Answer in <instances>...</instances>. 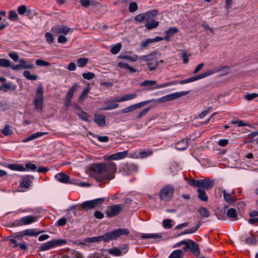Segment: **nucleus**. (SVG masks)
<instances>
[{
    "label": "nucleus",
    "instance_id": "nucleus-13",
    "mask_svg": "<svg viewBox=\"0 0 258 258\" xmlns=\"http://www.w3.org/2000/svg\"><path fill=\"white\" fill-rule=\"evenodd\" d=\"M152 100H147L143 102H141L140 103L131 105L127 107L123 108L121 110V112L122 113H126L130 112L131 111H133L138 108H141L143 106L146 105V104L152 102Z\"/></svg>",
    "mask_w": 258,
    "mask_h": 258
},
{
    "label": "nucleus",
    "instance_id": "nucleus-11",
    "mask_svg": "<svg viewBox=\"0 0 258 258\" xmlns=\"http://www.w3.org/2000/svg\"><path fill=\"white\" fill-rule=\"evenodd\" d=\"M123 208V206L120 204L109 206L106 210V214L109 217H114L120 213Z\"/></svg>",
    "mask_w": 258,
    "mask_h": 258
},
{
    "label": "nucleus",
    "instance_id": "nucleus-12",
    "mask_svg": "<svg viewBox=\"0 0 258 258\" xmlns=\"http://www.w3.org/2000/svg\"><path fill=\"white\" fill-rule=\"evenodd\" d=\"M128 152L124 151L123 152H117L111 155H106L103 157V159L106 161L117 160L125 158L127 156Z\"/></svg>",
    "mask_w": 258,
    "mask_h": 258
},
{
    "label": "nucleus",
    "instance_id": "nucleus-58",
    "mask_svg": "<svg viewBox=\"0 0 258 258\" xmlns=\"http://www.w3.org/2000/svg\"><path fill=\"white\" fill-rule=\"evenodd\" d=\"M257 97H258V94L253 93L251 94H246V95H245L244 98L248 101H250L255 98H256Z\"/></svg>",
    "mask_w": 258,
    "mask_h": 258
},
{
    "label": "nucleus",
    "instance_id": "nucleus-46",
    "mask_svg": "<svg viewBox=\"0 0 258 258\" xmlns=\"http://www.w3.org/2000/svg\"><path fill=\"white\" fill-rule=\"evenodd\" d=\"M76 113L79 116V117L84 120H85V121H88V114L85 112L84 111H76Z\"/></svg>",
    "mask_w": 258,
    "mask_h": 258
},
{
    "label": "nucleus",
    "instance_id": "nucleus-35",
    "mask_svg": "<svg viewBox=\"0 0 258 258\" xmlns=\"http://www.w3.org/2000/svg\"><path fill=\"white\" fill-rule=\"evenodd\" d=\"M200 224H199L194 227H192L190 229H185L182 232L178 234L177 236H179L183 235V234L194 233L198 230V229L200 227Z\"/></svg>",
    "mask_w": 258,
    "mask_h": 258
},
{
    "label": "nucleus",
    "instance_id": "nucleus-22",
    "mask_svg": "<svg viewBox=\"0 0 258 258\" xmlns=\"http://www.w3.org/2000/svg\"><path fill=\"white\" fill-rule=\"evenodd\" d=\"M126 251L127 250L125 248H122L121 250L117 247H114L109 249L108 252L112 255L120 256L121 255L122 253H125Z\"/></svg>",
    "mask_w": 258,
    "mask_h": 258
},
{
    "label": "nucleus",
    "instance_id": "nucleus-10",
    "mask_svg": "<svg viewBox=\"0 0 258 258\" xmlns=\"http://www.w3.org/2000/svg\"><path fill=\"white\" fill-rule=\"evenodd\" d=\"M51 32L56 35L59 34L67 35L69 32H73V29L66 25H58L52 27Z\"/></svg>",
    "mask_w": 258,
    "mask_h": 258
},
{
    "label": "nucleus",
    "instance_id": "nucleus-41",
    "mask_svg": "<svg viewBox=\"0 0 258 258\" xmlns=\"http://www.w3.org/2000/svg\"><path fill=\"white\" fill-rule=\"evenodd\" d=\"M153 154V151L151 150L147 151H141L139 152V157L140 158H144L151 155Z\"/></svg>",
    "mask_w": 258,
    "mask_h": 258
},
{
    "label": "nucleus",
    "instance_id": "nucleus-8",
    "mask_svg": "<svg viewBox=\"0 0 258 258\" xmlns=\"http://www.w3.org/2000/svg\"><path fill=\"white\" fill-rule=\"evenodd\" d=\"M183 250L185 252L190 250L196 257H198L200 255L199 245L194 241L190 239L186 240L185 246L183 247Z\"/></svg>",
    "mask_w": 258,
    "mask_h": 258
},
{
    "label": "nucleus",
    "instance_id": "nucleus-20",
    "mask_svg": "<svg viewBox=\"0 0 258 258\" xmlns=\"http://www.w3.org/2000/svg\"><path fill=\"white\" fill-rule=\"evenodd\" d=\"M163 39V38L162 37H159V36H157L153 39L148 38V39H146V40L143 41L141 42V47H147L150 44L153 43V42L161 41Z\"/></svg>",
    "mask_w": 258,
    "mask_h": 258
},
{
    "label": "nucleus",
    "instance_id": "nucleus-19",
    "mask_svg": "<svg viewBox=\"0 0 258 258\" xmlns=\"http://www.w3.org/2000/svg\"><path fill=\"white\" fill-rule=\"evenodd\" d=\"M178 32V29L176 27H170L168 30L165 31V36L164 39L167 41L170 40L171 36Z\"/></svg>",
    "mask_w": 258,
    "mask_h": 258
},
{
    "label": "nucleus",
    "instance_id": "nucleus-32",
    "mask_svg": "<svg viewBox=\"0 0 258 258\" xmlns=\"http://www.w3.org/2000/svg\"><path fill=\"white\" fill-rule=\"evenodd\" d=\"M114 100L113 101H106L105 102V104H108L107 106L105 107L101 108L102 110H111L115 108H116L118 107L119 105L116 103H112L113 102H114Z\"/></svg>",
    "mask_w": 258,
    "mask_h": 258
},
{
    "label": "nucleus",
    "instance_id": "nucleus-4",
    "mask_svg": "<svg viewBox=\"0 0 258 258\" xmlns=\"http://www.w3.org/2000/svg\"><path fill=\"white\" fill-rule=\"evenodd\" d=\"M174 192V188L172 185L164 186L159 192L160 200L165 202L170 201Z\"/></svg>",
    "mask_w": 258,
    "mask_h": 258
},
{
    "label": "nucleus",
    "instance_id": "nucleus-33",
    "mask_svg": "<svg viewBox=\"0 0 258 258\" xmlns=\"http://www.w3.org/2000/svg\"><path fill=\"white\" fill-rule=\"evenodd\" d=\"M46 132H37L31 135L30 137L27 138L26 139L24 140V142H28L35 139L38 138L43 135H47Z\"/></svg>",
    "mask_w": 258,
    "mask_h": 258
},
{
    "label": "nucleus",
    "instance_id": "nucleus-5",
    "mask_svg": "<svg viewBox=\"0 0 258 258\" xmlns=\"http://www.w3.org/2000/svg\"><path fill=\"white\" fill-rule=\"evenodd\" d=\"M35 108L37 110H41L43 105V89L41 85H39L36 90L34 100Z\"/></svg>",
    "mask_w": 258,
    "mask_h": 258
},
{
    "label": "nucleus",
    "instance_id": "nucleus-7",
    "mask_svg": "<svg viewBox=\"0 0 258 258\" xmlns=\"http://www.w3.org/2000/svg\"><path fill=\"white\" fill-rule=\"evenodd\" d=\"M104 201V198H99L84 202L80 205L81 210H89L100 206Z\"/></svg>",
    "mask_w": 258,
    "mask_h": 258
},
{
    "label": "nucleus",
    "instance_id": "nucleus-21",
    "mask_svg": "<svg viewBox=\"0 0 258 258\" xmlns=\"http://www.w3.org/2000/svg\"><path fill=\"white\" fill-rule=\"evenodd\" d=\"M137 96V94L136 93L131 94H125L119 98H116L114 99L115 102H121L125 101L135 99Z\"/></svg>",
    "mask_w": 258,
    "mask_h": 258
},
{
    "label": "nucleus",
    "instance_id": "nucleus-1",
    "mask_svg": "<svg viewBox=\"0 0 258 258\" xmlns=\"http://www.w3.org/2000/svg\"><path fill=\"white\" fill-rule=\"evenodd\" d=\"M116 170V165L114 163L101 162L91 164L88 168L87 173L97 181L102 182L114 178Z\"/></svg>",
    "mask_w": 258,
    "mask_h": 258
},
{
    "label": "nucleus",
    "instance_id": "nucleus-64",
    "mask_svg": "<svg viewBox=\"0 0 258 258\" xmlns=\"http://www.w3.org/2000/svg\"><path fill=\"white\" fill-rule=\"evenodd\" d=\"M88 258H109L107 256H104L102 253H98L94 254L90 256Z\"/></svg>",
    "mask_w": 258,
    "mask_h": 258
},
{
    "label": "nucleus",
    "instance_id": "nucleus-55",
    "mask_svg": "<svg viewBox=\"0 0 258 258\" xmlns=\"http://www.w3.org/2000/svg\"><path fill=\"white\" fill-rule=\"evenodd\" d=\"M158 12L157 10H154L153 11H149L146 13V15H148V18L149 20L151 19V18L155 17L157 14H158Z\"/></svg>",
    "mask_w": 258,
    "mask_h": 258
},
{
    "label": "nucleus",
    "instance_id": "nucleus-36",
    "mask_svg": "<svg viewBox=\"0 0 258 258\" xmlns=\"http://www.w3.org/2000/svg\"><path fill=\"white\" fill-rule=\"evenodd\" d=\"M2 134L5 136H10L13 134V131L9 124L5 125L4 127L1 130Z\"/></svg>",
    "mask_w": 258,
    "mask_h": 258
},
{
    "label": "nucleus",
    "instance_id": "nucleus-60",
    "mask_svg": "<svg viewBox=\"0 0 258 258\" xmlns=\"http://www.w3.org/2000/svg\"><path fill=\"white\" fill-rule=\"evenodd\" d=\"M9 56L15 61H17L19 59V55L18 53L15 52H10L9 53Z\"/></svg>",
    "mask_w": 258,
    "mask_h": 258
},
{
    "label": "nucleus",
    "instance_id": "nucleus-63",
    "mask_svg": "<svg viewBox=\"0 0 258 258\" xmlns=\"http://www.w3.org/2000/svg\"><path fill=\"white\" fill-rule=\"evenodd\" d=\"M212 110V107H209L206 110L202 112L199 115V117L200 118H204L209 112Z\"/></svg>",
    "mask_w": 258,
    "mask_h": 258
},
{
    "label": "nucleus",
    "instance_id": "nucleus-43",
    "mask_svg": "<svg viewBox=\"0 0 258 258\" xmlns=\"http://www.w3.org/2000/svg\"><path fill=\"white\" fill-rule=\"evenodd\" d=\"M182 253V251L181 250H175L171 253L168 258H181V255Z\"/></svg>",
    "mask_w": 258,
    "mask_h": 258
},
{
    "label": "nucleus",
    "instance_id": "nucleus-47",
    "mask_svg": "<svg viewBox=\"0 0 258 258\" xmlns=\"http://www.w3.org/2000/svg\"><path fill=\"white\" fill-rule=\"evenodd\" d=\"M121 48V45L120 43H117L115 45H114L111 47V52L112 54H117L120 50Z\"/></svg>",
    "mask_w": 258,
    "mask_h": 258
},
{
    "label": "nucleus",
    "instance_id": "nucleus-39",
    "mask_svg": "<svg viewBox=\"0 0 258 258\" xmlns=\"http://www.w3.org/2000/svg\"><path fill=\"white\" fill-rule=\"evenodd\" d=\"M89 61V59L87 58H80L77 60V63L78 67L82 68L87 64Z\"/></svg>",
    "mask_w": 258,
    "mask_h": 258
},
{
    "label": "nucleus",
    "instance_id": "nucleus-17",
    "mask_svg": "<svg viewBox=\"0 0 258 258\" xmlns=\"http://www.w3.org/2000/svg\"><path fill=\"white\" fill-rule=\"evenodd\" d=\"M55 178L57 180L61 183H68L70 182V176L63 172L57 173L55 175Z\"/></svg>",
    "mask_w": 258,
    "mask_h": 258
},
{
    "label": "nucleus",
    "instance_id": "nucleus-54",
    "mask_svg": "<svg viewBox=\"0 0 258 258\" xmlns=\"http://www.w3.org/2000/svg\"><path fill=\"white\" fill-rule=\"evenodd\" d=\"M90 91V88L89 87L86 88L82 93L79 99L81 101H83L85 98L86 97L88 93Z\"/></svg>",
    "mask_w": 258,
    "mask_h": 258
},
{
    "label": "nucleus",
    "instance_id": "nucleus-27",
    "mask_svg": "<svg viewBox=\"0 0 258 258\" xmlns=\"http://www.w3.org/2000/svg\"><path fill=\"white\" fill-rule=\"evenodd\" d=\"M117 66L118 67L128 70L131 73H134L137 72V70L135 68L130 66L127 63L125 62L119 61Z\"/></svg>",
    "mask_w": 258,
    "mask_h": 258
},
{
    "label": "nucleus",
    "instance_id": "nucleus-23",
    "mask_svg": "<svg viewBox=\"0 0 258 258\" xmlns=\"http://www.w3.org/2000/svg\"><path fill=\"white\" fill-rule=\"evenodd\" d=\"M94 121L99 125L103 126L106 124L105 117L103 115L95 114Z\"/></svg>",
    "mask_w": 258,
    "mask_h": 258
},
{
    "label": "nucleus",
    "instance_id": "nucleus-45",
    "mask_svg": "<svg viewBox=\"0 0 258 258\" xmlns=\"http://www.w3.org/2000/svg\"><path fill=\"white\" fill-rule=\"evenodd\" d=\"M8 18L11 21H15L18 20V16L15 11H9Z\"/></svg>",
    "mask_w": 258,
    "mask_h": 258
},
{
    "label": "nucleus",
    "instance_id": "nucleus-15",
    "mask_svg": "<svg viewBox=\"0 0 258 258\" xmlns=\"http://www.w3.org/2000/svg\"><path fill=\"white\" fill-rule=\"evenodd\" d=\"M215 185V181L212 179H200L199 187L208 190L212 188Z\"/></svg>",
    "mask_w": 258,
    "mask_h": 258
},
{
    "label": "nucleus",
    "instance_id": "nucleus-37",
    "mask_svg": "<svg viewBox=\"0 0 258 258\" xmlns=\"http://www.w3.org/2000/svg\"><path fill=\"white\" fill-rule=\"evenodd\" d=\"M159 25V22L152 20V21H147L145 27L148 30H151L156 28Z\"/></svg>",
    "mask_w": 258,
    "mask_h": 258
},
{
    "label": "nucleus",
    "instance_id": "nucleus-61",
    "mask_svg": "<svg viewBox=\"0 0 258 258\" xmlns=\"http://www.w3.org/2000/svg\"><path fill=\"white\" fill-rule=\"evenodd\" d=\"M45 38L47 42L51 43L53 42L54 38L51 33L47 32L45 34Z\"/></svg>",
    "mask_w": 258,
    "mask_h": 258
},
{
    "label": "nucleus",
    "instance_id": "nucleus-40",
    "mask_svg": "<svg viewBox=\"0 0 258 258\" xmlns=\"http://www.w3.org/2000/svg\"><path fill=\"white\" fill-rule=\"evenodd\" d=\"M24 76L28 80H36L38 78V76L35 75H31L30 72L28 71H26L23 73Z\"/></svg>",
    "mask_w": 258,
    "mask_h": 258
},
{
    "label": "nucleus",
    "instance_id": "nucleus-9",
    "mask_svg": "<svg viewBox=\"0 0 258 258\" xmlns=\"http://www.w3.org/2000/svg\"><path fill=\"white\" fill-rule=\"evenodd\" d=\"M188 93V92L187 91H182L181 92H177L170 94H168L167 95L164 96L158 100H152V101H157L158 102H164L169 101H171L178 98H179L181 96H184Z\"/></svg>",
    "mask_w": 258,
    "mask_h": 258
},
{
    "label": "nucleus",
    "instance_id": "nucleus-29",
    "mask_svg": "<svg viewBox=\"0 0 258 258\" xmlns=\"http://www.w3.org/2000/svg\"><path fill=\"white\" fill-rule=\"evenodd\" d=\"M198 194V198L203 202H207L208 200V196L207 195L204 189L199 188L197 190Z\"/></svg>",
    "mask_w": 258,
    "mask_h": 258
},
{
    "label": "nucleus",
    "instance_id": "nucleus-24",
    "mask_svg": "<svg viewBox=\"0 0 258 258\" xmlns=\"http://www.w3.org/2000/svg\"><path fill=\"white\" fill-rule=\"evenodd\" d=\"M188 146V140L182 139L176 144V148L178 150H184Z\"/></svg>",
    "mask_w": 258,
    "mask_h": 258
},
{
    "label": "nucleus",
    "instance_id": "nucleus-50",
    "mask_svg": "<svg viewBox=\"0 0 258 258\" xmlns=\"http://www.w3.org/2000/svg\"><path fill=\"white\" fill-rule=\"evenodd\" d=\"M172 222V221L171 219H165L163 222V227L165 228H167V229L171 228L172 227V225L171 224Z\"/></svg>",
    "mask_w": 258,
    "mask_h": 258
},
{
    "label": "nucleus",
    "instance_id": "nucleus-38",
    "mask_svg": "<svg viewBox=\"0 0 258 258\" xmlns=\"http://www.w3.org/2000/svg\"><path fill=\"white\" fill-rule=\"evenodd\" d=\"M8 167L13 170H17V171H25V168L22 165L20 164H9L8 166Z\"/></svg>",
    "mask_w": 258,
    "mask_h": 258
},
{
    "label": "nucleus",
    "instance_id": "nucleus-34",
    "mask_svg": "<svg viewBox=\"0 0 258 258\" xmlns=\"http://www.w3.org/2000/svg\"><path fill=\"white\" fill-rule=\"evenodd\" d=\"M20 64L21 65L22 69H31L34 67L33 63H28L26 60L23 59L19 60Z\"/></svg>",
    "mask_w": 258,
    "mask_h": 258
},
{
    "label": "nucleus",
    "instance_id": "nucleus-42",
    "mask_svg": "<svg viewBox=\"0 0 258 258\" xmlns=\"http://www.w3.org/2000/svg\"><path fill=\"white\" fill-rule=\"evenodd\" d=\"M147 16H148V15H146V13L140 14L137 15L136 16L135 19L136 21H137L138 22H141L145 20H149Z\"/></svg>",
    "mask_w": 258,
    "mask_h": 258
},
{
    "label": "nucleus",
    "instance_id": "nucleus-59",
    "mask_svg": "<svg viewBox=\"0 0 258 258\" xmlns=\"http://www.w3.org/2000/svg\"><path fill=\"white\" fill-rule=\"evenodd\" d=\"M18 12L20 15H24L27 12V7L24 5L20 6L18 8Z\"/></svg>",
    "mask_w": 258,
    "mask_h": 258
},
{
    "label": "nucleus",
    "instance_id": "nucleus-57",
    "mask_svg": "<svg viewBox=\"0 0 258 258\" xmlns=\"http://www.w3.org/2000/svg\"><path fill=\"white\" fill-rule=\"evenodd\" d=\"M138 5L136 2H132L129 6V11L130 12H134L138 10Z\"/></svg>",
    "mask_w": 258,
    "mask_h": 258
},
{
    "label": "nucleus",
    "instance_id": "nucleus-16",
    "mask_svg": "<svg viewBox=\"0 0 258 258\" xmlns=\"http://www.w3.org/2000/svg\"><path fill=\"white\" fill-rule=\"evenodd\" d=\"M36 216H29L22 218L19 221H16L17 225H28L36 221Z\"/></svg>",
    "mask_w": 258,
    "mask_h": 258
},
{
    "label": "nucleus",
    "instance_id": "nucleus-56",
    "mask_svg": "<svg viewBox=\"0 0 258 258\" xmlns=\"http://www.w3.org/2000/svg\"><path fill=\"white\" fill-rule=\"evenodd\" d=\"M36 65H37L38 66H50L49 62L44 61V60H43L40 59H38L36 60Z\"/></svg>",
    "mask_w": 258,
    "mask_h": 258
},
{
    "label": "nucleus",
    "instance_id": "nucleus-2",
    "mask_svg": "<svg viewBox=\"0 0 258 258\" xmlns=\"http://www.w3.org/2000/svg\"><path fill=\"white\" fill-rule=\"evenodd\" d=\"M130 231L126 228H119L111 232L106 233L103 235L98 237L91 238L90 241L95 242L103 240L105 242H108L111 240L116 239L118 237L123 235H128Z\"/></svg>",
    "mask_w": 258,
    "mask_h": 258
},
{
    "label": "nucleus",
    "instance_id": "nucleus-52",
    "mask_svg": "<svg viewBox=\"0 0 258 258\" xmlns=\"http://www.w3.org/2000/svg\"><path fill=\"white\" fill-rule=\"evenodd\" d=\"M11 89V85L10 83H4L0 86V91H3L5 92Z\"/></svg>",
    "mask_w": 258,
    "mask_h": 258
},
{
    "label": "nucleus",
    "instance_id": "nucleus-51",
    "mask_svg": "<svg viewBox=\"0 0 258 258\" xmlns=\"http://www.w3.org/2000/svg\"><path fill=\"white\" fill-rule=\"evenodd\" d=\"M156 84V82L153 80H146L141 84L142 86H151Z\"/></svg>",
    "mask_w": 258,
    "mask_h": 258
},
{
    "label": "nucleus",
    "instance_id": "nucleus-48",
    "mask_svg": "<svg viewBox=\"0 0 258 258\" xmlns=\"http://www.w3.org/2000/svg\"><path fill=\"white\" fill-rule=\"evenodd\" d=\"M10 64L9 60L4 58L0 59V67L9 68L10 67Z\"/></svg>",
    "mask_w": 258,
    "mask_h": 258
},
{
    "label": "nucleus",
    "instance_id": "nucleus-3",
    "mask_svg": "<svg viewBox=\"0 0 258 258\" xmlns=\"http://www.w3.org/2000/svg\"><path fill=\"white\" fill-rule=\"evenodd\" d=\"M156 52H153L148 55L140 56V58L147 62V66L150 71H154L159 68L160 63H163L164 61L157 60Z\"/></svg>",
    "mask_w": 258,
    "mask_h": 258
},
{
    "label": "nucleus",
    "instance_id": "nucleus-30",
    "mask_svg": "<svg viewBox=\"0 0 258 258\" xmlns=\"http://www.w3.org/2000/svg\"><path fill=\"white\" fill-rule=\"evenodd\" d=\"M198 212L199 213L200 216L202 218H208L210 215L209 210L205 207H200L198 209Z\"/></svg>",
    "mask_w": 258,
    "mask_h": 258
},
{
    "label": "nucleus",
    "instance_id": "nucleus-26",
    "mask_svg": "<svg viewBox=\"0 0 258 258\" xmlns=\"http://www.w3.org/2000/svg\"><path fill=\"white\" fill-rule=\"evenodd\" d=\"M31 181L28 177H24L20 183L19 188L20 189H27L29 188Z\"/></svg>",
    "mask_w": 258,
    "mask_h": 258
},
{
    "label": "nucleus",
    "instance_id": "nucleus-31",
    "mask_svg": "<svg viewBox=\"0 0 258 258\" xmlns=\"http://www.w3.org/2000/svg\"><path fill=\"white\" fill-rule=\"evenodd\" d=\"M78 85L76 84H75L68 91L67 95L66 96V99L67 100H71L72 98L73 97L74 93L76 92L77 89Z\"/></svg>",
    "mask_w": 258,
    "mask_h": 258
},
{
    "label": "nucleus",
    "instance_id": "nucleus-53",
    "mask_svg": "<svg viewBox=\"0 0 258 258\" xmlns=\"http://www.w3.org/2000/svg\"><path fill=\"white\" fill-rule=\"evenodd\" d=\"M177 83V81H171V82H168V83H165L161 84V85H159V86L154 88L153 89H157V88H164V87H165L169 86L170 85H175V84H176Z\"/></svg>",
    "mask_w": 258,
    "mask_h": 258
},
{
    "label": "nucleus",
    "instance_id": "nucleus-28",
    "mask_svg": "<svg viewBox=\"0 0 258 258\" xmlns=\"http://www.w3.org/2000/svg\"><path fill=\"white\" fill-rule=\"evenodd\" d=\"M40 233L41 232H35L34 229H26L21 232L20 236H23L24 235L36 236Z\"/></svg>",
    "mask_w": 258,
    "mask_h": 258
},
{
    "label": "nucleus",
    "instance_id": "nucleus-44",
    "mask_svg": "<svg viewBox=\"0 0 258 258\" xmlns=\"http://www.w3.org/2000/svg\"><path fill=\"white\" fill-rule=\"evenodd\" d=\"M141 237L143 239L147 238H153L157 239L160 238L161 236L157 234H144L141 235Z\"/></svg>",
    "mask_w": 258,
    "mask_h": 258
},
{
    "label": "nucleus",
    "instance_id": "nucleus-49",
    "mask_svg": "<svg viewBox=\"0 0 258 258\" xmlns=\"http://www.w3.org/2000/svg\"><path fill=\"white\" fill-rule=\"evenodd\" d=\"M82 76L84 79L90 80L93 79L95 77V75L93 73L88 72L83 73Z\"/></svg>",
    "mask_w": 258,
    "mask_h": 258
},
{
    "label": "nucleus",
    "instance_id": "nucleus-18",
    "mask_svg": "<svg viewBox=\"0 0 258 258\" xmlns=\"http://www.w3.org/2000/svg\"><path fill=\"white\" fill-rule=\"evenodd\" d=\"M223 193L224 199L226 202L230 204H233L236 201V198L234 196H233V191H232V193H228L226 190H223Z\"/></svg>",
    "mask_w": 258,
    "mask_h": 258
},
{
    "label": "nucleus",
    "instance_id": "nucleus-6",
    "mask_svg": "<svg viewBox=\"0 0 258 258\" xmlns=\"http://www.w3.org/2000/svg\"><path fill=\"white\" fill-rule=\"evenodd\" d=\"M67 241L65 239H53L43 243L39 248V250H47L56 246L67 244Z\"/></svg>",
    "mask_w": 258,
    "mask_h": 258
},
{
    "label": "nucleus",
    "instance_id": "nucleus-25",
    "mask_svg": "<svg viewBox=\"0 0 258 258\" xmlns=\"http://www.w3.org/2000/svg\"><path fill=\"white\" fill-rule=\"evenodd\" d=\"M227 216L232 221H235L238 219L237 213L236 210L233 208H230L228 210Z\"/></svg>",
    "mask_w": 258,
    "mask_h": 258
},
{
    "label": "nucleus",
    "instance_id": "nucleus-62",
    "mask_svg": "<svg viewBox=\"0 0 258 258\" xmlns=\"http://www.w3.org/2000/svg\"><path fill=\"white\" fill-rule=\"evenodd\" d=\"M150 108H146L141 111L137 116V118L139 119L144 116L150 110Z\"/></svg>",
    "mask_w": 258,
    "mask_h": 258
},
{
    "label": "nucleus",
    "instance_id": "nucleus-14",
    "mask_svg": "<svg viewBox=\"0 0 258 258\" xmlns=\"http://www.w3.org/2000/svg\"><path fill=\"white\" fill-rule=\"evenodd\" d=\"M213 73H214V71H209L206 72L202 74L195 76L194 77H191V78H188V79H187L185 80H181L179 82V83L180 84H186V83H188L190 82H192L200 80L201 79L205 78L208 76H210V75L213 74Z\"/></svg>",
    "mask_w": 258,
    "mask_h": 258
}]
</instances>
